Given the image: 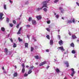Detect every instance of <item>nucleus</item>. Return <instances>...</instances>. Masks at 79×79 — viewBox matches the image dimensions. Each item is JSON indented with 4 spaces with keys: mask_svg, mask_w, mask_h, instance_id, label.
<instances>
[{
    "mask_svg": "<svg viewBox=\"0 0 79 79\" xmlns=\"http://www.w3.org/2000/svg\"><path fill=\"white\" fill-rule=\"evenodd\" d=\"M48 3V1H44L42 3V4H43V6H42V8H43L44 7H46L47 8H48L47 6V3Z\"/></svg>",
    "mask_w": 79,
    "mask_h": 79,
    "instance_id": "f257e3e1",
    "label": "nucleus"
},
{
    "mask_svg": "<svg viewBox=\"0 0 79 79\" xmlns=\"http://www.w3.org/2000/svg\"><path fill=\"white\" fill-rule=\"evenodd\" d=\"M71 69L72 70V73L71 75L73 77V76H74V75L76 73V72L74 71V69L72 68Z\"/></svg>",
    "mask_w": 79,
    "mask_h": 79,
    "instance_id": "f03ea898",
    "label": "nucleus"
},
{
    "mask_svg": "<svg viewBox=\"0 0 79 79\" xmlns=\"http://www.w3.org/2000/svg\"><path fill=\"white\" fill-rule=\"evenodd\" d=\"M75 23V19H73L72 21L71 20H68V23Z\"/></svg>",
    "mask_w": 79,
    "mask_h": 79,
    "instance_id": "7ed1b4c3",
    "label": "nucleus"
},
{
    "mask_svg": "<svg viewBox=\"0 0 79 79\" xmlns=\"http://www.w3.org/2000/svg\"><path fill=\"white\" fill-rule=\"evenodd\" d=\"M33 68H34V66H32L30 67V70H29V71L28 72V74H30L31 73H32V70L33 69Z\"/></svg>",
    "mask_w": 79,
    "mask_h": 79,
    "instance_id": "20e7f679",
    "label": "nucleus"
},
{
    "mask_svg": "<svg viewBox=\"0 0 79 79\" xmlns=\"http://www.w3.org/2000/svg\"><path fill=\"white\" fill-rule=\"evenodd\" d=\"M57 49H58V50H61V51H64L65 50L64 49V48H63V46H61L60 47H59L57 48Z\"/></svg>",
    "mask_w": 79,
    "mask_h": 79,
    "instance_id": "39448f33",
    "label": "nucleus"
},
{
    "mask_svg": "<svg viewBox=\"0 0 79 79\" xmlns=\"http://www.w3.org/2000/svg\"><path fill=\"white\" fill-rule=\"evenodd\" d=\"M47 62L46 61H44V62H42L40 63L39 66H43L44 64H46Z\"/></svg>",
    "mask_w": 79,
    "mask_h": 79,
    "instance_id": "423d86ee",
    "label": "nucleus"
},
{
    "mask_svg": "<svg viewBox=\"0 0 79 79\" xmlns=\"http://www.w3.org/2000/svg\"><path fill=\"white\" fill-rule=\"evenodd\" d=\"M59 44L60 45H62L63 44V40H60V41L58 42Z\"/></svg>",
    "mask_w": 79,
    "mask_h": 79,
    "instance_id": "0eeeda50",
    "label": "nucleus"
},
{
    "mask_svg": "<svg viewBox=\"0 0 79 79\" xmlns=\"http://www.w3.org/2000/svg\"><path fill=\"white\" fill-rule=\"evenodd\" d=\"M36 18L38 20H40V19H42V16L40 15L36 16Z\"/></svg>",
    "mask_w": 79,
    "mask_h": 79,
    "instance_id": "6e6552de",
    "label": "nucleus"
},
{
    "mask_svg": "<svg viewBox=\"0 0 79 79\" xmlns=\"http://www.w3.org/2000/svg\"><path fill=\"white\" fill-rule=\"evenodd\" d=\"M32 24L34 25H35L37 24V22H36V21L34 20H32Z\"/></svg>",
    "mask_w": 79,
    "mask_h": 79,
    "instance_id": "1a4fd4ad",
    "label": "nucleus"
},
{
    "mask_svg": "<svg viewBox=\"0 0 79 79\" xmlns=\"http://www.w3.org/2000/svg\"><path fill=\"white\" fill-rule=\"evenodd\" d=\"M4 14L2 13H0V19H2Z\"/></svg>",
    "mask_w": 79,
    "mask_h": 79,
    "instance_id": "9d476101",
    "label": "nucleus"
},
{
    "mask_svg": "<svg viewBox=\"0 0 79 79\" xmlns=\"http://www.w3.org/2000/svg\"><path fill=\"white\" fill-rule=\"evenodd\" d=\"M21 29H22V27H21L19 29L18 32H17V34H21Z\"/></svg>",
    "mask_w": 79,
    "mask_h": 79,
    "instance_id": "9b49d317",
    "label": "nucleus"
},
{
    "mask_svg": "<svg viewBox=\"0 0 79 79\" xmlns=\"http://www.w3.org/2000/svg\"><path fill=\"white\" fill-rule=\"evenodd\" d=\"M5 52L6 54H7L8 53V49L7 48H6L5 49Z\"/></svg>",
    "mask_w": 79,
    "mask_h": 79,
    "instance_id": "f8f14e48",
    "label": "nucleus"
},
{
    "mask_svg": "<svg viewBox=\"0 0 79 79\" xmlns=\"http://www.w3.org/2000/svg\"><path fill=\"white\" fill-rule=\"evenodd\" d=\"M72 37L73 39H75L77 38V37H76L75 35H72Z\"/></svg>",
    "mask_w": 79,
    "mask_h": 79,
    "instance_id": "ddd939ff",
    "label": "nucleus"
},
{
    "mask_svg": "<svg viewBox=\"0 0 79 79\" xmlns=\"http://www.w3.org/2000/svg\"><path fill=\"white\" fill-rule=\"evenodd\" d=\"M50 44L51 45H52L53 44V40H50Z\"/></svg>",
    "mask_w": 79,
    "mask_h": 79,
    "instance_id": "4468645a",
    "label": "nucleus"
},
{
    "mask_svg": "<svg viewBox=\"0 0 79 79\" xmlns=\"http://www.w3.org/2000/svg\"><path fill=\"white\" fill-rule=\"evenodd\" d=\"M18 75V73H17V72H15L14 73V77H17Z\"/></svg>",
    "mask_w": 79,
    "mask_h": 79,
    "instance_id": "2eb2a0df",
    "label": "nucleus"
},
{
    "mask_svg": "<svg viewBox=\"0 0 79 79\" xmlns=\"http://www.w3.org/2000/svg\"><path fill=\"white\" fill-rule=\"evenodd\" d=\"M70 46L72 47H74V44L73 43H72L70 45Z\"/></svg>",
    "mask_w": 79,
    "mask_h": 79,
    "instance_id": "dca6fc26",
    "label": "nucleus"
},
{
    "mask_svg": "<svg viewBox=\"0 0 79 79\" xmlns=\"http://www.w3.org/2000/svg\"><path fill=\"white\" fill-rule=\"evenodd\" d=\"M65 64H66L67 67H69V63H68V62H65Z\"/></svg>",
    "mask_w": 79,
    "mask_h": 79,
    "instance_id": "f3484780",
    "label": "nucleus"
},
{
    "mask_svg": "<svg viewBox=\"0 0 79 79\" xmlns=\"http://www.w3.org/2000/svg\"><path fill=\"white\" fill-rule=\"evenodd\" d=\"M25 46L26 48L27 47V48H28V43H25Z\"/></svg>",
    "mask_w": 79,
    "mask_h": 79,
    "instance_id": "a211bd4d",
    "label": "nucleus"
},
{
    "mask_svg": "<svg viewBox=\"0 0 79 79\" xmlns=\"http://www.w3.org/2000/svg\"><path fill=\"white\" fill-rule=\"evenodd\" d=\"M18 40H19V42H22L23 41V39H21L20 38V37H19L18 38Z\"/></svg>",
    "mask_w": 79,
    "mask_h": 79,
    "instance_id": "6ab92c4d",
    "label": "nucleus"
},
{
    "mask_svg": "<svg viewBox=\"0 0 79 79\" xmlns=\"http://www.w3.org/2000/svg\"><path fill=\"white\" fill-rule=\"evenodd\" d=\"M22 73H24V72H25V69L24 68H22Z\"/></svg>",
    "mask_w": 79,
    "mask_h": 79,
    "instance_id": "aec40b11",
    "label": "nucleus"
},
{
    "mask_svg": "<svg viewBox=\"0 0 79 79\" xmlns=\"http://www.w3.org/2000/svg\"><path fill=\"white\" fill-rule=\"evenodd\" d=\"M42 8H38L37 9V11H40V10H42Z\"/></svg>",
    "mask_w": 79,
    "mask_h": 79,
    "instance_id": "412c9836",
    "label": "nucleus"
},
{
    "mask_svg": "<svg viewBox=\"0 0 79 79\" xmlns=\"http://www.w3.org/2000/svg\"><path fill=\"white\" fill-rule=\"evenodd\" d=\"M35 59H36V60H38V59H39V56L36 55L35 56Z\"/></svg>",
    "mask_w": 79,
    "mask_h": 79,
    "instance_id": "4be33fe9",
    "label": "nucleus"
},
{
    "mask_svg": "<svg viewBox=\"0 0 79 79\" xmlns=\"http://www.w3.org/2000/svg\"><path fill=\"white\" fill-rule=\"evenodd\" d=\"M34 48H33V47H31V51L33 52V51H34Z\"/></svg>",
    "mask_w": 79,
    "mask_h": 79,
    "instance_id": "5701e85b",
    "label": "nucleus"
},
{
    "mask_svg": "<svg viewBox=\"0 0 79 79\" xmlns=\"http://www.w3.org/2000/svg\"><path fill=\"white\" fill-rule=\"evenodd\" d=\"M44 10L46 13H47V8H44Z\"/></svg>",
    "mask_w": 79,
    "mask_h": 79,
    "instance_id": "b1692460",
    "label": "nucleus"
},
{
    "mask_svg": "<svg viewBox=\"0 0 79 79\" xmlns=\"http://www.w3.org/2000/svg\"><path fill=\"white\" fill-rule=\"evenodd\" d=\"M56 71L57 73H59V72H60V71L58 69H56Z\"/></svg>",
    "mask_w": 79,
    "mask_h": 79,
    "instance_id": "393cba45",
    "label": "nucleus"
},
{
    "mask_svg": "<svg viewBox=\"0 0 79 79\" xmlns=\"http://www.w3.org/2000/svg\"><path fill=\"white\" fill-rule=\"evenodd\" d=\"M31 20H32V17H29L28 20V21L30 22L31 21Z\"/></svg>",
    "mask_w": 79,
    "mask_h": 79,
    "instance_id": "a878e982",
    "label": "nucleus"
},
{
    "mask_svg": "<svg viewBox=\"0 0 79 79\" xmlns=\"http://www.w3.org/2000/svg\"><path fill=\"white\" fill-rule=\"evenodd\" d=\"M2 31L3 32H4L5 31V28L2 27L1 28Z\"/></svg>",
    "mask_w": 79,
    "mask_h": 79,
    "instance_id": "bb28decb",
    "label": "nucleus"
},
{
    "mask_svg": "<svg viewBox=\"0 0 79 79\" xmlns=\"http://www.w3.org/2000/svg\"><path fill=\"white\" fill-rule=\"evenodd\" d=\"M4 10H6V5L5 4L4 5Z\"/></svg>",
    "mask_w": 79,
    "mask_h": 79,
    "instance_id": "cd10ccee",
    "label": "nucleus"
},
{
    "mask_svg": "<svg viewBox=\"0 0 79 79\" xmlns=\"http://www.w3.org/2000/svg\"><path fill=\"white\" fill-rule=\"evenodd\" d=\"M72 53L73 54H74V53H76V52L75 51V50H73L72 51Z\"/></svg>",
    "mask_w": 79,
    "mask_h": 79,
    "instance_id": "c85d7f7f",
    "label": "nucleus"
},
{
    "mask_svg": "<svg viewBox=\"0 0 79 79\" xmlns=\"http://www.w3.org/2000/svg\"><path fill=\"white\" fill-rule=\"evenodd\" d=\"M16 44H15V43H14V45H13V47L14 48H15V47H16Z\"/></svg>",
    "mask_w": 79,
    "mask_h": 79,
    "instance_id": "c756f323",
    "label": "nucleus"
},
{
    "mask_svg": "<svg viewBox=\"0 0 79 79\" xmlns=\"http://www.w3.org/2000/svg\"><path fill=\"white\" fill-rule=\"evenodd\" d=\"M9 25L10 27H12L13 26V24L12 23H10Z\"/></svg>",
    "mask_w": 79,
    "mask_h": 79,
    "instance_id": "7c9ffc66",
    "label": "nucleus"
},
{
    "mask_svg": "<svg viewBox=\"0 0 79 79\" xmlns=\"http://www.w3.org/2000/svg\"><path fill=\"white\" fill-rule=\"evenodd\" d=\"M46 29L47 31H48V32H50V30L48 28H46Z\"/></svg>",
    "mask_w": 79,
    "mask_h": 79,
    "instance_id": "2f4dec72",
    "label": "nucleus"
},
{
    "mask_svg": "<svg viewBox=\"0 0 79 79\" xmlns=\"http://www.w3.org/2000/svg\"><path fill=\"white\" fill-rule=\"evenodd\" d=\"M9 21H10V20L8 18H6V22H8V23H9Z\"/></svg>",
    "mask_w": 79,
    "mask_h": 79,
    "instance_id": "473e14b6",
    "label": "nucleus"
},
{
    "mask_svg": "<svg viewBox=\"0 0 79 79\" xmlns=\"http://www.w3.org/2000/svg\"><path fill=\"white\" fill-rule=\"evenodd\" d=\"M46 37L48 39L50 40V36H49V35H47Z\"/></svg>",
    "mask_w": 79,
    "mask_h": 79,
    "instance_id": "72a5a7b5",
    "label": "nucleus"
},
{
    "mask_svg": "<svg viewBox=\"0 0 79 79\" xmlns=\"http://www.w3.org/2000/svg\"><path fill=\"white\" fill-rule=\"evenodd\" d=\"M22 66L23 67V68H25V66H24V64H23L22 65Z\"/></svg>",
    "mask_w": 79,
    "mask_h": 79,
    "instance_id": "f704fd0d",
    "label": "nucleus"
},
{
    "mask_svg": "<svg viewBox=\"0 0 79 79\" xmlns=\"http://www.w3.org/2000/svg\"><path fill=\"white\" fill-rule=\"evenodd\" d=\"M19 24H18L16 26V27L17 28V29H18L19 28Z\"/></svg>",
    "mask_w": 79,
    "mask_h": 79,
    "instance_id": "c9c22d12",
    "label": "nucleus"
},
{
    "mask_svg": "<svg viewBox=\"0 0 79 79\" xmlns=\"http://www.w3.org/2000/svg\"><path fill=\"white\" fill-rule=\"evenodd\" d=\"M33 40H35V42L37 41V40H36V39H35V37H33Z\"/></svg>",
    "mask_w": 79,
    "mask_h": 79,
    "instance_id": "e433bc0d",
    "label": "nucleus"
},
{
    "mask_svg": "<svg viewBox=\"0 0 79 79\" xmlns=\"http://www.w3.org/2000/svg\"><path fill=\"white\" fill-rule=\"evenodd\" d=\"M13 24H16V21L14 20H13Z\"/></svg>",
    "mask_w": 79,
    "mask_h": 79,
    "instance_id": "4c0bfd02",
    "label": "nucleus"
},
{
    "mask_svg": "<svg viewBox=\"0 0 79 79\" xmlns=\"http://www.w3.org/2000/svg\"><path fill=\"white\" fill-rule=\"evenodd\" d=\"M58 38H59V40H60V39H61L60 35H58Z\"/></svg>",
    "mask_w": 79,
    "mask_h": 79,
    "instance_id": "58836bf2",
    "label": "nucleus"
},
{
    "mask_svg": "<svg viewBox=\"0 0 79 79\" xmlns=\"http://www.w3.org/2000/svg\"><path fill=\"white\" fill-rule=\"evenodd\" d=\"M59 0H55L54 1V3H56V2H58V1Z\"/></svg>",
    "mask_w": 79,
    "mask_h": 79,
    "instance_id": "ea45409f",
    "label": "nucleus"
},
{
    "mask_svg": "<svg viewBox=\"0 0 79 79\" xmlns=\"http://www.w3.org/2000/svg\"><path fill=\"white\" fill-rule=\"evenodd\" d=\"M56 18H59V15H56Z\"/></svg>",
    "mask_w": 79,
    "mask_h": 79,
    "instance_id": "a19ab883",
    "label": "nucleus"
},
{
    "mask_svg": "<svg viewBox=\"0 0 79 79\" xmlns=\"http://www.w3.org/2000/svg\"><path fill=\"white\" fill-rule=\"evenodd\" d=\"M47 23L48 24H50V21H48L47 22Z\"/></svg>",
    "mask_w": 79,
    "mask_h": 79,
    "instance_id": "79ce46f5",
    "label": "nucleus"
},
{
    "mask_svg": "<svg viewBox=\"0 0 79 79\" xmlns=\"http://www.w3.org/2000/svg\"><path fill=\"white\" fill-rule=\"evenodd\" d=\"M30 25H26V27H30Z\"/></svg>",
    "mask_w": 79,
    "mask_h": 79,
    "instance_id": "37998d69",
    "label": "nucleus"
},
{
    "mask_svg": "<svg viewBox=\"0 0 79 79\" xmlns=\"http://www.w3.org/2000/svg\"><path fill=\"white\" fill-rule=\"evenodd\" d=\"M24 77H26V76H27V74L26 73H25L24 74Z\"/></svg>",
    "mask_w": 79,
    "mask_h": 79,
    "instance_id": "c03bdc74",
    "label": "nucleus"
},
{
    "mask_svg": "<svg viewBox=\"0 0 79 79\" xmlns=\"http://www.w3.org/2000/svg\"><path fill=\"white\" fill-rule=\"evenodd\" d=\"M46 52H49V49H46Z\"/></svg>",
    "mask_w": 79,
    "mask_h": 79,
    "instance_id": "a18cd8bd",
    "label": "nucleus"
},
{
    "mask_svg": "<svg viewBox=\"0 0 79 79\" xmlns=\"http://www.w3.org/2000/svg\"><path fill=\"white\" fill-rule=\"evenodd\" d=\"M50 67V66L48 65L47 68H46V69H48V68Z\"/></svg>",
    "mask_w": 79,
    "mask_h": 79,
    "instance_id": "49530a36",
    "label": "nucleus"
},
{
    "mask_svg": "<svg viewBox=\"0 0 79 79\" xmlns=\"http://www.w3.org/2000/svg\"><path fill=\"white\" fill-rule=\"evenodd\" d=\"M10 40L11 41V42H13V39H12V38H11L10 39Z\"/></svg>",
    "mask_w": 79,
    "mask_h": 79,
    "instance_id": "de8ad7c7",
    "label": "nucleus"
},
{
    "mask_svg": "<svg viewBox=\"0 0 79 79\" xmlns=\"http://www.w3.org/2000/svg\"><path fill=\"white\" fill-rule=\"evenodd\" d=\"M9 2L10 3H13V2H12V1H11V0H9Z\"/></svg>",
    "mask_w": 79,
    "mask_h": 79,
    "instance_id": "09e8293b",
    "label": "nucleus"
},
{
    "mask_svg": "<svg viewBox=\"0 0 79 79\" xmlns=\"http://www.w3.org/2000/svg\"><path fill=\"white\" fill-rule=\"evenodd\" d=\"M76 3H77V5L78 6H79V3H78V2H76Z\"/></svg>",
    "mask_w": 79,
    "mask_h": 79,
    "instance_id": "8fccbe9b",
    "label": "nucleus"
},
{
    "mask_svg": "<svg viewBox=\"0 0 79 79\" xmlns=\"http://www.w3.org/2000/svg\"><path fill=\"white\" fill-rule=\"evenodd\" d=\"M59 10H62V9H63V8H61V7H59Z\"/></svg>",
    "mask_w": 79,
    "mask_h": 79,
    "instance_id": "3c124183",
    "label": "nucleus"
},
{
    "mask_svg": "<svg viewBox=\"0 0 79 79\" xmlns=\"http://www.w3.org/2000/svg\"><path fill=\"white\" fill-rule=\"evenodd\" d=\"M35 64H36V65H38V64H39V63L37 62V63H35Z\"/></svg>",
    "mask_w": 79,
    "mask_h": 79,
    "instance_id": "603ef678",
    "label": "nucleus"
},
{
    "mask_svg": "<svg viewBox=\"0 0 79 79\" xmlns=\"http://www.w3.org/2000/svg\"><path fill=\"white\" fill-rule=\"evenodd\" d=\"M27 37L29 39V36L28 35H27Z\"/></svg>",
    "mask_w": 79,
    "mask_h": 79,
    "instance_id": "864d4df0",
    "label": "nucleus"
},
{
    "mask_svg": "<svg viewBox=\"0 0 79 79\" xmlns=\"http://www.w3.org/2000/svg\"><path fill=\"white\" fill-rule=\"evenodd\" d=\"M69 35H71V33H69Z\"/></svg>",
    "mask_w": 79,
    "mask_h": 79,
    "instance_id": "5fc2aeb1",
    "label": "nucleus"
},
{
    "mask_svg": "<svg viewBox=\"0 0 79 79\" xmlns=\"http://www.w3.org/2000/svg\"><path fill=\"white\" fill-rule=\"evenodd\" d=\"M26 68H28L29 67V66H28V65H27V66H26Z\"/></svg>",
    "mask_w": 79,
    "mask_h": 79,
    "instance_id": "6e6d98bb",
    "label": "nucleus"
},
{
    "mask_svg": "<svg viewBox=\"0 0 79 79\" xmlns=\"http://www.w3.org/2000/svg\"><path fill=\"white\" fill-rule=\"evenodd\" d=\"M62 19H64V17H62Z\"/></svg>",
    "mask_w": 79,
    "mask_h": 79,
    "instance_id": "4d7b16f0",
    "label": "nucleus"
},
{
    "mask_svg": "<svg viewBox=\"0 0 79 79\" xmlns=\"http://www.w3.org/2000/svg\"><path fill=\"white\" fill-rule=\"evenodd\" d=\"M15 69H16V68H17V67H16V65L15 66Z\"/></svg>",
    "mask_w": 79,
    "mask_h": 79,
    "instance_id": "13d9d810",
    "label": "nucleus"
},
{
    "mask_svg": "<svg viewBox=\"0 0 79 79\" xmlns=\"http://www.w3.org/2000/svg\"><path fill=\"white\" fill-rule=\"evenodd\" d=\"M27 2L26 3H25V4L26 5L27 4Z\"/></svg>",
    "mask_w": 79,
    "mask_h": 79,
    "instance_id": "bf43d9fd",
    "label": "nucleus"
},
{
    "mask_svg": "<svg viewBox=\"0 0 79 79\" xmlns=\"http://www.w3.org/2000/svg\"><path fill=\"white\" fill-rule=\"evenodd\" d=\"M2 69H3V70H4V67H3L2 68Z\"/></svg>",
    "mask_w": 79,
    "mask_h": 79,
    "instance_id": "052dcab7",
    "label": "nucleus"
},
{
    "mask_svg": "<svg viewBox=\"0 0 79 79\" xmlns=\"http://www.w3.org/2000/svg\"><path fill=\"white\" fill-rule=\"evenodd\" d=\"M61 13H63V10H61Z\"/></svg>",
    "mask_w": 79,
    "mask_h": 79,
    "instance_id": "680f3d73",
    "label": "nucleus"
},
{
    "mask_svg": "<svg viewBox=\"0 0 79 79\" xmlns=\"http://www.w3.org/2000/svg\"><path fill=\"white\" fill-rule=\"evenodd\" d=\"M56 15V13H54V15Z\"/></svg>",
    "mask_w": 79,
    "mask_h": 79,
    "instance_id": "e2e57ef3",
    "label": "nucleus"
},
{
    "mask_svg": "<svg viewBox=\"0 0 79 79\" xmlns=\"http://www.w3.org/2000/svg\"><path fill=\"white\" fill-rule=\"evenodd\" d=\"M60 30H58V32H60Z\"/></svg>",
    "mask_w": 79,
    "mask_h": 79,
    "instance_id": "0e129e2a",
    "label": "nucleus"
},
{
    "mask_svg": "<svg viewBox=\"0 0 79 79\" xmlns=\"http://www.w3.org/2000/svg\"><path fill=\"white\" fill-rule=\"evenodd\" d=\"M75 57H76V56H75V55H74V57L75 58Z\"/></svg>",
    "mask_w": 79,
    "mask_h": 79,
    "instance_id": "69168bd1",
    "label": "nucleus"
},
{
    "mask_svg": "<svg viewBox=\"0 0 79 79\" xmlns=\"http://www.w3.org/2000/svg\"><path fill=\"white\" fill-rule=\"evenodd\" d=\"M21 16H22V15H20V17H21Z\"/></svg>",
    "mask_w": 79,
    "mask_h": 79,
    "instance_id": "338daca9",
    "label": "nucleus"
}]
</instances>
